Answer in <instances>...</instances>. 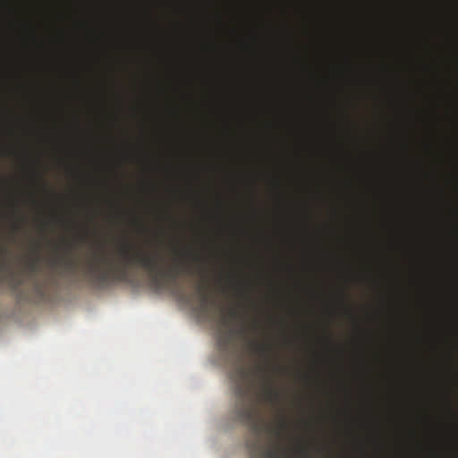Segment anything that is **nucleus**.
Wrapping results in <instances>:
<instances>
[{"label": "nucleus", "mask_w": 458, "mask_h": 458, "mask_svg": "<svg viewBox=\"0 0 458 458\" xmlns=\"http://www.w3.org/2000/svg\"><path fill=\"white\" fill-rule=\"evenodd\" d=\"M117 259H108L102 253H95L89 259L83 272L90 283L98 287H106L127 279L129 269L140 267L146 270L151 280L160 287L175 284L179 276L190 270V263L197 257L176 251L167 265L159 254L149 255L131 243L124 242L117 249Z\"/></svg>", "instance_id": "obj_1"}, {"label": "nucleus", "mask_w": 458, "mask_h": 458, "mask_svg": "<svg viewBox=\"0 0 458 458\" xmlns=\"http://www.w3.org/2000/svg\"><path fill=\"white\" fill-rule=\"evenodd\" d=\"M251 377L252 371L244 366H237L232 375L237 399L236 418L246 425L252 434L251 438L247 442L251 458H295L281 443L286 437L289 428L288 420L284 416L280 417L278 427L268 429L277 439L273 447L267 449L261 445L260 434L264 431L265 426L259 419L253 400Z\"/></svg>", "instance_id": "obj_2"}, {"label": "nucleus", "mask_w": 458, "mask_h": 458, "mask_svg": "<svg viewBox=\"0 0 458 458\" xmlns=\"http://www.w3.org/2000/svg\"><path fill=\"white\" fill-rule=\"evenodd\" d=\"M249 347L252 353L257 354L265 360L264 365L258 366V370L265 373V377L262 381L261 396L266 403L277 406L280 403L281 393L275 386L272 377V372L277 369L272 366L270 362L272 346L269 344L255 340L250 343Z\"/></svg>", "instance_id": "obj_3"}, {"label": "nucleus", "mask_w": 458, "mask_h": 458, "mask_svg": "<svg viewBox=\"0 0 458 458\" xmlns=\"http://www.w3.org/2000/svg\"><path fill=\"white\" fill-rule=\"evenodd\" d=\"M220 325L223 329L219 330L217 344L222 352H233L234 339L237 335H245V328H234L231 326L230 319L226 316H223L220 319Z\"/></svg>", "instance_id": "obj_4"}, {"label": "nucleus", "mask_w": 458, "mask_h": 458, "mask_svg": "<svg viewBox=\"0 0 458 458\" xmlns=\"http://www.w3.org/2000/svg\"><path fill=\"white\" fill-rule=\"evenodd\" d=\"M49 266L55 270L61 277L74 276L78 268L77 261L71 256L70 247L65 253L51 259L49 260Z\"/></svg>", "instance_id": "obj_5"}, {"label": "nucleus", "mask_w": 458, "mask_h": 458, "mask_svg": "<svg viewBox=\"0 0 458 458\" xmlns=\"http://www.w3.org/2000/svg\"><path fill=\"white\" fill-rule=\"evenodd\" d=\"M0 273L5 275L9 286L13 290L20 288L23 279L20 274L15 272L11 266L10 252L8 249L0 244Z\"/></svg>", "instance_id": "obj_6"}, {"label": "nucleus", "mask_w": 458, "mask_h": 458, "mask_svg": "<svg viewBox=\"0 0 458 458\" xmlns=\"http://www.w3.org/2000/svg\"><path fill=\"white\" fill-rule=\"evenodd\" d=\"M197 293L199 300V308L203 312H208L210 306L213 304V300L210 297L207 285L204 283L197 286Z\"/></svg>", "instance_id": "obj_7"}, {"label": "nucleus", "mask_w": 458, "mask_h": 458, "mask_svg": "<svg viewBox=\"0 0 458 458\" xmlns=\"http://www.w3.org/2000/svg\"><path fill=\"white\" fill-rule=\"evenodd\" d=\"M38 265H39L38 256L30 259L26 264L29 272L33 275L38 271Z\"/></svg>", "instance_id": "obj_8"}, {"label": "nucleus", "mask_w": 458, "mask_h": 458, "mask_svg": "<svg viewBox=\"0 0 458 458\" xmlns=\"http://www.w3.org/2000/svg\"><path fill=\"white\" fill-rule=\"evenodd\" d=\"M237 315H238V314H237V311H236L235 310H232L230 311V317H231V318H235Z\"/></svg>", "instance_id": "obj_9"}, {"label": "nucleus", "mask_w": 458, "mask_h": 458, "mask_svg": "<svg viewBox=\"0 0 458 458\" xmlns=\"http://www.w3.org/2000/svg\"><path fill=\"white\" fill-rule=\"evenodd\" d=\"M302 454L304 455H308V452L306 450H300Z\"/></svg>", "instance_id": "obj_10"}, {"label": "nucleus", "mask_w": 458, "mask_h": 458, "mask_svg": "<svg viewBox=\"0 0 458 458\" xmlns=\"http://www.w3.org/2000/svg\"><path fill=\"white\" fill-rule=\"evenodd\" d=\"M38 180H41V175H40V174H38Z\"/></svg>", "instance_id": "obj_11"}]
</instances>
